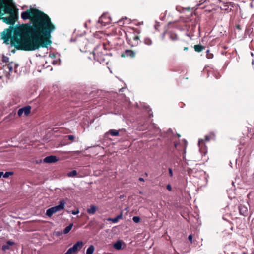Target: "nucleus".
I'll return each instance as SVG.
<instances>
[{"mask_svg": "<svg viewBox=\"0 0 254 254\" xmlns=\"http://www.w3.org/2000/svg\"><path fill=\"white\" fill-rule=\"evenodd\" d=\"M188 47L187 46H184V50L187 51L188 50Z\"/></svg>", "mask_w": 254, "mask_h": 254, "instance_id": "72a5a7b5", "label": "nucleus"}, {"mask_svg": "<svg viewBox=\"0 0 254 254\" xmlns=\"http://www.w3.org/2000/svg\"><path fill=\"white\" fill-rule=\"evenodd\" d=\"M12 52L13 53H14V52H15V51H14V50H13Z\"/></svg>", "mask_w": 254, "mask_h": 254, "instance_id": "58836bf2", "label": "nucleus"}, {"mask_svg": "<svg viewBox=\"0 0 254 254\" xmlns=\"http://www.w3.org/2000/svg\"><path fill=\"white\" fill-rule=\"evenodd\" d=\"M111 22V19L108 13L103 14L99 18L98 22L96 23V28L99 27L105 26L109 24Z\"/></svg>", "mask_w": 254, "mask_h": 254, "instance_id": "20e7f679", "label": "nucleus"}, {"mask_svg": "<svg viewBox=\"0 0 254 254\" xmlns=\"http://www.w3.org/2000/svg\"><path fill=\"white\" fill-rule=\"evenodd\" d=\"M123 218V214L122 213H121L120 215H118L117 217H116L114 218H109L107 219V221H112L113 223H117L120 219H122Z\"/></svg>", "mask_w": 254, "mask_h": 254, "instance_id": "ddd939ff", "label": "nucleus"}, {"mask_svg": "<svg viewBox=\"0 0 254 254\" xmlns=\"http://www.w3.org/2000/svg\"><path fill=\"white\" fill-rule=\"evenodd\" d=\"M132 220L135 223H138L140 221V218L139 216H134Z\"/></svg>", "mask_w": 254, "mask_h": 254, "instance_id": "a878e982", "label": "nucleus"}, {"mask_svg": "<svg viewBox=\"0 0 254 254\" xmlns=\"http://www.w3.org/2000/svg\"><path fill=\"white\" fill-rule=\"evenodd\" d=\"M239 213L241 215L246 216L248 214L247 207L241 204L239 206Z\"/></svg>", "mask_w": 254, "mask_h": 254, "instance_id": "1a4fd4ad", "label": "nucleus"}, {"mask_svg": "<svg viewBox=\"0 0 254 254\" xmlns=\"http://www.w3.org/2000/svg\"><path fill=\"white\" fill-rule=\"evenodd\" d=\"M123 243L122 241L118 240L113 245V247L117 250H120L122 249Z\"/></svg>", "mask_w": 254, "mask_h": 254, "instance_id": "4468645a", "label": "nucleus"}, {"mask_svg": "<svg viewBox=\"0 0 254 254\" xmlns=\"http://www.w3.org/2000/svg\"><path fill=\"white\" fill-rule=\"evenodd\" d=\"M126 35L127 41L131 47L137 46L140 42L138 34L134 31L129 32Z\"/></svg>", "mask_w": 254, "mask_h": 254, "instance_id": "f03ea898", "label": "nucleus"}, {"mask_svg": "<svg viewBox=\"0 0 254 254\" xmlns=\"http://www.w3.org/2000/svg\"><path fill=\"white\" fill-rule=\"evenodd\" d=\"M101 47V48L105 49V44L104 43H103L101 45H99L98 46V47Z\"/></svg>", "mask_w": 254, "mask_h": 254, "instance_id": "2f4dec72", "label": "nucleus"}, {"mask_svg": "<svg viewBox=\"0 0 254 254\" xmlns=\"http://www.w3.org/2000/svg\"><path fill=\"white\" fill-rule=\"evenodd\" d=\"M206 57L208 59H212L213 58V54L210 52L209 50H207L206 51Z\"/></svg>", "mask_w": 254, "mask_h": 254, "instance_id": "5701e85b", "label": "nucleus"}, {"mask_svg": "<svg viewBox=\"0 0 254 254\" xmlns=\"http://www.w3.org/2000/svg\"><path fill=\"white\" fill-rule=\"evenodd\" d=\"M94 251V247L93 245H91L86 251V254H92Z\"/></svg>", "mask_w": 254, "mask_h": 254, "instance_id": "6ab92c4d", "label": "nucleus"}, {"mask_svg": "<svg viewBox=\"0 0 254 254\" xmlns=\"http://www.w3.org/2000/svg\"><path fill=\"white\" fill-rule=\"evenodd\" d=\"M13 174V172H6L3 175L4 178H7L9 176V175H11Z\"/></svg>", "mask_w": 254, "mask_h": 254, "instance_id": "bb28decb", "label": "nucleus"}, {"mask_svg": "<svg viewBox=\"0 0 254 254\" xmlns=\"http://www.w3.org/2000/svg\"><path fill=\"white\" fill-rule=\"evenodd\" d=\"M243 254H246L245 253H243Z\"/></svg>", "mask_w": 254, "mask_h": 254, "instance_id": "a19ab883", "label": "nucleus"}, {"mask_svg": "<svg viewBox=\"0 0 254 254\" xmlns=\"http://www.w3.org/2000/svg\"><path fill=\"white\" fill-rule=\"evenodd\" d=\"M83 246V243L82 241H78L73 246V248L77 251H80Z\"/></svg>", "mask_w": 254, "mask_h": 254, "instance_id": "f8f14e48", "label": "nucleus"}, {"mask_svg": "<svg viewBox=\"0 0 254 254\" xmlns=\"http://www.w3.org/2000/svg\"><path fill=\"white\" fill-rule=\"evenodd\" d=\"M3 173L2 172H0V178L3 175Z\"/></svg>", "mask_w": 254, "mask_h": 254, "instance_id": "c9c22d12", "label": "nucleus"}, {"mask_svg": "<svg viewBox=\"0 0 254 254\" xmlns=\"http://www.w3.org/2000/svg\"><path fill=\"white\" fill-rule=\"evenodd\" d=\"M57 161V157L53 155L47 156L44 159V162L48 163H55Z\"/></svg>", "mask_w": 254, "mask_h": 254, "instance_id": "6e6552de", "label": "nucleus"}, {"mask_svg": "<svg viewBox=\"0 0 254 254\" xmlns=\"http://www.w3.org/2000/svg\"><path fill=\"white\" fill-rule=\"evenodd\" d=\"M252 64H254V61H252Z\"/></svg>", "mask_w": 254, "mask_h": 254, "instance_id": "ea45409f", "label": "nucleus"}, {"mask_svg": "<svg viewBox=\"0 0 254 254\" xmlns=\"http://www.w3.org/2000/svg\"><path fill=\"white\" fill-rule=\"evenodd\" d=\"M77 172L76 170H73L68 173V176L69 177H75L77 175Z\"/></svg>", "mask_w": 254, "mask_h": 254, "instance_id": "4be33fe9", "label": "nucleus"}, {"mask_svg": "<svg viewBox=\"0 0 254 254\" xmlns=\"http://www.w3.org/2000/svg\"><path fill=\"white\" fill-rule=\"evenodd\" d=\"M122 57H130L134 58L135 56V52L131 50H126L121 55Z\"/></svg>", "mask_w": 254, "mask_h": 254, "instance_id": "0eeeda50", "label": "nucleus"}, {"mask_svg": "<svg viewBox=\"0 0 254 254\" xmlns=\"http://www.w3.org/2000/svg\"><path fill=\"white\" fill-rule=\"evenodd\" d=\"M205 47L202 45H195L194 46L195 51L197 52H200L202 50H204Z\"/></svg>", "mask_w": 254, "mask_h": 254, "instance_id": "2eb2a0df", "label": "nucleus"}, {"mask_svg": "<svg viewBox=\"0 0 254 254\" xmlns=\"http://www.w3.org/2000/svg\"><path fill=\"white\" fill-rule=\"evenodd\" d=\"M169 170V175L171 176V177H172L173 176V171H172V169L171 168H169L168 169Z\"/></svg>", "mask_w": 254, "mask_h": 254, "instance_id": "c85d7f7f", "label": "nucleus"}, {"mask_svg": "<svg viewBox=\"0 0 254 254\" xmlns=\"http://www.w3.org/2000/svg\"><path fill=\"white\" fill-rule=\"evenodd\" d=\"M18 10L13 0H0V20L11 25L1 33L3 43L25 51L50 46L51 33L56 29L50 17L38 9L30 8L21 14L22 19H29L30 23L14 26L18 18Z\"/></svg>", "mask_w": 254, "mask_h": 254, "instance_id": "f257e3e1", "label": "nucleus"}, {"mask_svg": "<svg viewBox=\"0 0 254 254\" xmlns=\"http://www.w3.org/2000/svg\"><path fill=\"white\" fill-rule=\"evenodd\" d=\"M14 242L12 241H10V240H9L7 242L6 244H4L2 246V250L3 251H5L7 250H9L10 249V246H13L14 245Z\"/></svg>", "mask_w": 254, "mask_h": 254, "instance_id": "9d476101", "label": "nucleus"}, {"mask_svg": "<svg viewBox=\"0 0 254 254\" xmlns=\"http://www.w3.org/2000/svg\"><path fill=\"white\" fill-rule=\"evenodd\" d=\"M231 3L230 2V3H224L223 4V7H221V8L222 9V10H228V8H229V5H231Z\"/></svg>", "mask_w": 254, "mask_h": 254, "instance_id": "412c9836", "label": "nucleus"}, {"mask_svg": "<svg viewBox=\"0 0 254 254\" xmlns=\"http://www.w3.org/2000/svg\"><path fill=\"white\" fill-rule=\"evenodd\" d=\"M166 188L167 189L169 190V191H171L172 190V187L170 185V184H168L166 186Z\"/></svg>", "mask_w": 254, "mask_h": 254, "instance_id": "c756f323", "label": "nucleus"}, {"mask_svg": "<svg viewBox=\"0 0 254 254\" xmlns=\"http://www.w3.org/2000/svg\"><path fill=\"white\" fill-rule=\"evenodd\" d=\"M90 56L88 57L89 60H95V54L94 50L92 51L90 54Z\"/></svg>", "mask_w": 254, "mask_h": 254, "instance_id": "b1692460", "label": "nucleus"}, {"mask_svg": "<svg viewBox=\"0 0 254 254\" xmlns=\"http://www.w3.org/2000/svg\"><path fill=\"white\" fill-rule=\"evenodd\" d=\"M138 180L140 181H141V182H144V179L143 178H141V177H139Z\"/></svg>", "mask_w": 254, "mask_h": 254, "instance_id": "473e14b6", "label": "nucleus"}, {"mask_svg": "<svg viewBox=\"0 0 254 254\" xmlns=\"http://www.w3.org/2000/svg\"><path fill=\"white\" fill-rule=\"evenodd\" d=\"M169 39L173 42H175L179 40L178 35L173 32H169L168 33Z\"/></svg>", "mask_w": 254, "mask_h": 254, "instance_id": "9b49d317", "label": "nucleus"}, {"mask_svg": "<svg viewBox=\"0 0 254 254\" xmlns=\"http://www.w3.org/2000/svg\"><path fill=\"white\" fill-rule=\"evenodd\" d=\"M31 109V107L30 106H25L18 110L17 114L19 117H21L23 114L27 116L30 113Z\"/></svg>", "mask_w": 254, "mask_h": 254, "instance_id": "423d86ee", "label": "nucleus"}, {"mask_svg": "<svg viewBox=\"0 0 254 254\" xmlns=\"http://www.w3.org/2000/svg\"><path fill=\"white\" fill-rule=\"evenodd\" d=\"M74 138H75L74 136L72 135H66L64 137V139L65 141H66L67 140H69L71 141V142L74 141Z\"/></svg>", "mask_w": 254, "mask_h": 254, "instance_id": "aec40b11", "label": "nucleus"}, {"mask_svg": "<svg viewBox=\"0 0 254 254\" xmlns=\"http://www.w3.org/2000/svg\"><path fill=\"white\" fill-rule=\"evenodd\" d=\"M107 134H110L113 136H116L119 135V131L115 129H111L107 132Z\"/></svg>", "mask_w": 254, "mask_h": 254, "instance_id": "dca6fc26", "label": "nucleus"}, {"mask_svg": "<svg viewBox=\"0 0 254 254\" xmlns=\"http://www.w3.org/2000/svg\"><path fill=\"white\" fill-rule=\"evenodd\" d=\"M65 202L64 199L60 200L58 205L52 207L47 210L46 213V215L49 217H51L54 214L64 210L65 207Z\"/></svg>", "mask_w": 254, "mask_h": 254, "instance_id": "7ed1b4c3", "label": "nucleus"}, {"mask_svg": "<svg viewBox=\"0 0 254 254\" xmlns=\"http://www.w3.org/2000/svg\"><path fill=\"white\" fill-rule=\"evenodd\" d=\"M192 238L193 236L192 235H190L188 237V239L191 243H192Z\"/></svg>", "mask_w": 254, "mask_h": 254, "instance_id": "7c9ffc66", "label": "nucleus"}, {"mask_svg": "<svg viewBox=\"0 0 254 254\" xmlns=\"http://www.w3.org/2000/svg\"><path fill=\"white\" fill-rule=\"evenodd\" d=\"M18 66V65L17 64L13 62H9L8 64H6L3 66V67L5 71L7 72L9 75H10V73L13 72V68L15 69V72H16V69Z\"/></svg>", "mask_w": 254, "mask_h": 254, "instance_id": "39448f33", "label": "nucleus"}, {"mask_svg": "<svg viewBox=\"0 0 254 254\" xmlns=\"http://www.w3.org/2000/svg\"><path fill=\"white\" fill-rule=\"evenodd\" d=\"M144 43L147 45H150L152 44V41L150 38H146L144 39Z\"/></svg>", "mask_w": 254, "mask_h": 254, "instance_id": "393cba45", "label": "nucleus"}, {"mask_svg": "<svg viewBox=\"0 0 254 254\" xmlns=\"http://www.w3.org/2000/svg\"><path fill=\"white\" fill-rule=\"evenodd\" d=\"M251 56H253V53L252 52L251 53Z\"/></svg>", "mask_w": 254, "mask_h": 254, "instance_id": "4c0bfd02", "label": "nucleus"}, {"mask_svg": "<svg viewBox=\"0 0 254 254\" xmlns=\"http://www.w3.org/2000/svg\"><path fill=\"white\" fill-rule=\"evenodd\" d=\"M96 38H100V37H99V34L97 33V32L96 31Z\"/></svg>", "mask_w": 254, "mask_h": 254, "instance_id": "f704fd0d", "label": "nucleus"}, {"mask_svg": "<svg viewBox=\"0 0 254 254\" xmlns=\"http://www.w3.org/2000/svg\"><path fill=\"white\" fill-rule=\"evenodd\" d=\"M78 213V211H76V212H74V211H73V212H72V214L75 215V214H77Z\"/></svg>", "mask_w": 254, "mask_h": 254, "instance_id": "e433bc0d", "label": "nucleus"}, {"mask_svg": "<svg viewBox=\"0 0 254 254\" xmlns=\"http://www.w3.org/2000/svg\"><path fill=\"white\" fill-rule=\"evenodd\" d=\"M87 211L89 214H94L95 213V206L91 205L90 208L87 209Z\"/></svg>", "mask_w": 254, "mask_h": 254, "instance_id": "a211bd4d", "label": "nucleus"}, {"mask_svg": "<svg viewBox=\"0 0 254 254\" xmlns=\"http://www.w3.org/2000/svg\"><path fill=\"white\" fill-rule=\"evenodd\" d=\"M2 61L3 62L7 63L9 62V58L6 56H3L2 58Z\"/></svg>", "mask_w": 254, "mask_h": 254, "instance_id": "cd10ccee", "label": "nucleus"}, {"mask_svg": "<svg viewBox=\"0 0 254 254\" xmlns=\"http://www.w3.org/2000/svg\"><path fill=\"white\" fill-rule=\"evenodd\" d=\"M73 226V224H70L68 226L66 227L64 230V234H66L68 233L71 230Z\"/></svg>", "mask_w": 254, "mask_h": 254, "instance_id": "f3484780", "label": "nucleus"}]
</instances>
